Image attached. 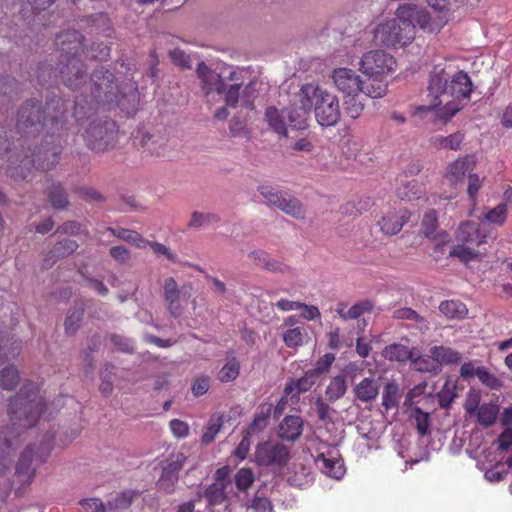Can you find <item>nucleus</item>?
<instances>
[{
	"label": "nucleus",
	"instance_id": "0eeeda50",
	"mask_svg": "<svg viewBox=\"0 0 512 512\" xmlns=\"http://www.w3.org/2000/svg\"><path fill=\"white\" fill-rule=\"evenodd\" d=\"M117 135L116 122L108 118L92 120L82 133L87 147L96 153L113 149L117 142Z\"/></svg>",
	"mask_w": 512,
	"mask_h": 512
},
{
	"label": "nucleus",
	"instance_id": "b1692460",
	"mask_svg": "<svg viewBox=\"0 0 512 512\" xmlns=\"http://www.w3.org/2000/svg\"><path fill=\"white\" fill-rule=\"evenodd\" d=\"M303 431V420L300 416H286L279 424L278 435L283 440L295 441Z\"/></svg>",
	"mask_w": 512,
	"mask_h": 512
},
{
	"label": "nucleus",
	"instance_id": "f03ea898",
	"mask_svg": "<svg viewBox=\"0 0 512 512\" xmlns=\"http://www.w3.org/2000/svg\"><path fill=\"white\" fill-rule=\"evenodd\" d=\"M70 104L69 100L58 95L49 97L45 106L35 98L26 100L17 111L16 129L21 135L17 140L18 145L24 149L26 143L24 138L39 133L48 126V123L51 124L52 130L63 131Z\"/></svg>",
	"mask_w": 512,
	"mask_h": 512
},
{
	"label": "nucleus",
	"instance_id": "dca6fc26",
	"mask_svg": "<svg viewBox=\"0 0 512 512\" xmlns=\"http://www.w3.org/2000/svg\"><path fill=\"white\" fill-rule=\"evenodd\" d=\"M332 79L336 89L346 96H357L363 85L360 76L349 68L334 69Z\"/></svg>",
	"mask_w": 512,
	"mask_h": 512
},
{
	"label": "nucleus",
	"instance_id": "5fc2aeb1",
	"mask_svg": "<svg viewBox=\"0 0 512 512\" xmlns=\"http://www.w3.org/2000/svg\"><path fill=\"white\" fill-rule=\"evenodd\" d=\"M241 83H233V84H225L224 90L222 93L224 94V101L226 106L236 108L239 103H241Z\"/></svg>",
	"mask_w": 512,
	"mask_h": 512
},
{
	"label": "nucleus",
	"instance_id": "37998d69",
	"mask_svg": "<svg viewBox=\"0 0 512 512\" xmlns=\"http://www.w3.org/2000/svg\"><path fill=\"white\" fill-rule=\"evenodd\" d=\"M347 391V383L344 376L337 375L331 379L326 388L325 394L330 402H335L342 398Z\"/></svg>",
	"mask_w": 512,
	"mask_h": 512
},
{
	"label": "nucleus",
	"instance_id": "864d4df0",
	"mask_svg": "<svg viewBox=\"0 0 512 512\" xmlns=\"http://www.w3.org/2000/svg\"><path fill=\"white\" fill-rule=\"evenodd\" d=\"M223 423V416H212L207 424L206 431L202 435V443L205 445L212 443L218 432L221 430Z\"/></svg>",
	"mask_w": 512,
	"mask_h": 512
},
{
	"label": "nucleus",
	"instance_id": "6ab92c4d",
	"mask_svg": "<svg viewBox=\"0 0 512 512\" xmlns=\"http://www.w3.org/2000/svg\"><path fill=\"white\" fill-rule=\"evenodd\" d=\"M380 387L381 378L371 375L354 384L353 394L362 403H371L378 397Z\"/></svg>",
	"mask_w": 512,
	"mask_h": 512
},
{
	"label": "nucleus",
	"instance_id": "052dcab7",
	"mask_svg": "<svg viewBox=\"0 0 512 512\" xmlns=\"http://www.w3.org/2000/svg\"><path fill=\"white\" fill-rule=\"evenodd\" d=\"M248 512H273L271 501L258 493L252 498L249 504H247Z\"/></svg>",
	"mask_w": 512,
	"mask_h": 512
},
{
	"label": "nucleus",
	"instance_id": "6e6d98bb",
	"mask_svg": "<svg viewBox=\"0 0 512 512\" xmlns=\"http://www.w3.org/2000/svg\"><path fill=\"white\" fill-rule=\"evenodd\" d=\"M135 497V492L132 490L122 491L115 498L108 501V509L109 511L127 509L133 501Z\"/></svg>",
	"mask_w": 512,
	"mask_h": 512
},
{
	"label": "nucleus",
	"instance_id": "ea45409f",
	"mask_svg": "<svg viewBox=\"0 0 512 512\" xmlns=\"http://www.w3.org/2000/svg\"><path fill=\"white\" fill-rule=\"evenodd\" d=\"M139 146L147 150L151 155L160 156L165 150L164 139L149 133L142 135Z\"/></svg>",
	"mask_w": 512,
	"mask_h": 512
},
{
	"label": "nucleus",
	"instance_id": "8fccbe9b",
	"mask_svg": "<svg viewBox=\"0 0 512 512\" xmlns=\"http://www.w3.org/2000/svg\"><path fill=\"white\" fill-rule=\"evenodd\" d=\"M464 135L461 132L453 133L449 136H436L433 138V143L436 147L442 149L458 150L463 142Z\"/></svg>",
	"mask_w": 512,
	"mask_h": 512
},
{
	"label": "nucleus",
	"instance_id": "c756f323",
	"mask_svg": "<svg viewBox=\"0 0 512 512\" xmlns=\"http://www.w3.org/2000/svg\"><path fill=\"white\" fill-rule=\"evenodd\" d=\"M82 22V26L94 28L99 34L107 37H111L112 35L113 29L111 27L110 18L106 13L100 12L88 15Z\"/></svg>",
	"mask_w": 512,
	"mask_h": 512
},
{
	"label": "nucleus",
	"instance_id": "bb28decb",
	"mask_svg": "<svg viewBox=\"0 0 512 512\" xmlns=\"http://www.w3.org/2000/svg\"><path fill=\"white\" fill-rule=\"evenodd\" d=\"M316 464L329 477L340 479L344 474L343 463L339 458L327 457L321 453L316 457Z\"/></svg>",
	"mask_w": 512,
	"mask_h": 512
},
{
	"label": "nucleus",
	"instance_id": "bf43d9fd",
	"mask_svg": "<svg viewBox=\"0 0 512 512\" xmlns=\"http://www.w3.org/2000/svg\"><path fill=\"white\" fill-rule=\"evenodd\" d=\"M476 376L480 382L492 390H498L503 383L494 374L490 373L485 367L476 368Z\"/></svg>",
	"mask_w": 512,
	"mask_h": 512
},
{
	"label": "nucleus",
	"instance_id": "c03bdc74",
	"mask_svg": "<svg viewBox=\"0 0 512 512\" xmlns=\"http://www.w3.org/2000/svg\"><path fill=\"white\" fill-rule=\"evenodd\" d=\"M34 457L33 447L27 446L21 453L19 460L16 465V473L23 476H32L35 473V469L31 467Z\"/></svg>",
	"mask_w": 512,
	"mask_h": 512
},
{
	"label": "nucleus",
	"instance_id": "2f4dec72",
	"mask_svg": "<svg viewBox=\"0 0 512 512\" xmlns=\"http://www.w3.org/2000/svg\"><path fill=\"white\" fill-rule=\"evenodd\" d=\"M388 90V83L386 78L382 77H367L363 80V85L360 92L369 96L370 98H381L386 95Z\"/></svg>",
	"mask_w": 512,
	"mask_h": 512
},
{
	"label": "nucleus",
	"instance_id": "f257e3e1",
	"mask_svg": "<svg viewBox=\"0 0 512 512\" xmlns=\"http://www.w3.org/2000/svg\"><path fill=\"white\" fill-rule=\"evenodd\" d=\"M45 409V403L33 383L24 385L9 403L11 427L0 430V485L11 465L15 438L23 430L36 425Z\"/></svg>",
	"mask_w": 512,
	"mask_h": 512
},
{
	"label": "nucleus",
	"instance_id": "de8ad7c7",
	"mask_svg": "<svg viewBox=\"0 0 512 512\" xmlns=\"http://www.w3.org/2000/svg\"><path fill=\"white\" fill-rule=\"evenodd\" d=\"M458 239L463 242H476V245L479 246L482 243L486 242V236H480L478 229L474 224L466 223L462 224L459 228Z\"/></svg>",
	"mask_w": 512,
	"mask_h": 512
},
{
	"label": "nucleus",
	"instance_id": "e433bc0d",
	"mask_svg": "<svg viewBox=\"0 0 512 512\" xmlns=\"http://www.w3.org/2000/svg\"><path fill=\"white\" fill-rule=\"evenodd\" d=\"M226 486L221 482H214L207 486L201 497H204L209 506H215L223 503L226 500Z\"/></svg>",
	"mask_w": 512,
	"mask_h": 512
},
{
	"label": "nucleus",
	"instance_id": "72a5a7b5",
	"mask_svg": "<svg viewBox=\"0 0 512 512\" xmlns=\"http://www.w3.org/2000/svg\"><path fill=\"white\" fill-rule=\"evenodd\" d=\"M401 399V392L398 383L395 380L388 381L382 393V405L386 410L398 407Z\"/></svg>",
	"mask_w": 512,
	"mask_h": 512
},
{
	"label": "nucleus",
	"instance_id": "680f3d73",
	"mask_svg": "<svg viewBox=\"0 0 512 512\" xmlns=\"http://www.w3.org/2000/svg\"><path fill=\"white\" fill-rule=\"evenodd\" d=\"M456 396L455 386L446 382L443 388L437 393L440 408L448 409Z\"/></svg>",
	"mask_w": 512,
	"mask_h": 512
},
{
	"label": "nucleus",
	"instance_id": "69168bd1",
	"mask_svg": "<svg viewBox=\"0 0 512 512\" xmlns=\"http://www.w3.org/2000/svg\"><path fill=\"white\" fill-rule=\"evenodd\" d=\"M110 341L119 351L134 353V342L132 339L119 334H111Z\"/></svg>",
	"mask_w": 512,
	"mask_h": 512
},
{
	"label": "nucleus",
	"instance_id": "a878e982",
	"mask_svg": "<svg viewBox=\"0 0 512 512\" xmlns=\"http://www.w3.org/2000/svg\"><path fill=\"white\" fill-rule=\"evenodd\" d=\"M258 193L265 200V204L269 207L279 209L282 201L288 195L289 190L280 189L277 186L261 184L257 187Z\"/></svg>",
	"mask_w": 512,
	"mask_h": 512
},
{
	"label": "nucleus",
	"instance_id": "39448f33",
	"mask_svg": "<svg viewBox=\"0 0 512 512\" xmlns=\"http://www.w3.org/2000/svg\"><path fill=\"white\" fill-rule=\"evenodd\" d=\"M90 92L98 103L115 102L128 115L134 114L138 105V93L131 87L128 95L121 93L114 74L101 66L96 68L90 76Z\"/></svg>",
	"mask_w": 512,
	"mask_h": 512
},
{
	"label": "nucleus",
	"instance_id": "3c124183",
	"mask_svg": "<svg viewBox=\"0 0 512 512\" xmlns=\"http://www.w3.org/2000/svg\"><path fill=\"white\" fill-rule=\"evenodd\" d=\"M240 373V363L236 358L228 359L218 373V379L222 383L234 381Z\"/></svg>",
	"mask_w": 512,
	"mask_h": 512
},
{
	"label": "nucleus",
	"instance_id": "ddd939ff",
	"mask_svg": "<svg viewBox=\"0 0 512 512\" xmlns=\"http://www.w3.org/2000/svg\"><path fill=\"white\" fill-rule=\"evenodd\" d=\"M186 456L183 453L173 455L168 462L162 466L161 474L156 482V488L164 494H172L179 480V472L184 466Z\"/></svg>",
	"mask_w": 512,
	"mask_h": 512
},
{
	"label": "nucleus",
	"instance_id": "473e14b6",
	"mask_svg": "<svg viewBox=\"0 0 512 512\" xmlns=\"http://www.w3.org/2000/svg\"><path fill=\"white\" fill-rule=\"evenodd\" d=\"M415 349L416 348L410 349L403 344L393 343L385 347L383 355L389 361L411 362Z\"/></svg>",
	"mask_w": 512,
	"mask_h": 512
},
{
	"label": "nucleus",
	"instance_id": "a19ab883",
	"mask_svg": "<svg viewBox=\"0 0 512 512\" xmlns=\"http://www.w3.org/2000/svg\"><path fill=\"white\" fill-rule=\"evenodd\" d=\"M260 82L251 80L243 88H241V105L249 110L255 109V100L259 96Z\"/></svg>",
	"mask_w": 512,
	"mask_h": 512
},
{
	"label": "nucleus",
	"instance_id": "f8f14e48",
	"mask_svg": "<svg viewBox=\"0 0 512 512\" xmlns=\"http://www.w3.org/2000/svg\"><path fill=\"white\" fill-rule=\"evenodd\" d=\"M256 462L264 467H284L290 458L289 449L280 442L266 441L257 445Z\"/></svg>",
	"mask_w": 512,
	"mask_h": 512
},
{
	"label": "nucleus",
	"instance_id": "aec40b11",
	"mask_svg": "<svg viewBox=\"0 0 512 512\" xmlns=\"http://www.w3.org/2000/svg\"><path fill=\"white\" fill-rule=\"evenodd\" d=\"M79 247L76 240L65 238L58 241L43 260V268H51L59 259L72 255Z\"/></svg>",
	"mask_w": 512,
	"mask_h": 512
},
{
	"label": "nucleus",
	"instance_id": "4be33fe9",
	"mask_svg": "<svg viewBox=\"0 0 512 512\" xmlns=\"http://www.w3.org/2000/svg\"><path fill=\"white\" fill-rule=\"evenodd\" d=\"M475 168V160L472 156L457 159L448 166L446 177L452 184L462 182L464 177L471 174Z\"/></svg>",
	"mask_w": 512,
	"mask_h": 512
},
{
	"label": "nucleus",
	"instance_id": "09e8293b",
	"mask_svg": "<svg viewBox=\"0 0 512 512\" xmlns=\"http://www.w3.org/2000/svg\"><path fill=\"white\" fill-rule=\"evenodd\" d=\"M272 405L262 406L256 413L253 422L248 426V434L262 431L268 424L269 417L272 413Z\"/></svg>",
	"mask_w": 512,
	"mask_h": 512
},
{
	"label": "nucleus",
	"instance_id": "4468645a",
	"mask_svg": "<svg viewBox=\"0 0 512 512\" xmlns=\"http://www.w3.org/2000/svg\"><path fill=\"white\" fill-rule=\"evenodd\" d=\"M305 93V84L294 94L289 107L284 108L288 125L295 130H304L307 128V120L311 112L310 107H306L302 96Z\"/></svg>",
	"mask_w": 512,
	"mask_h": 512
},
{
	"label": "nucleus",
	"instance_id": "79ce46f5",
	"mask_svg": "<svg viewBox=\"0 0 512 512\" xmlns=\"http://www.w3.org/2000/svg\"><path fill=\"white\" fill-rule=\"evenodd\" d=\"M440 312L450 319L463 318L468 310L466 306L458 300L443 301L439 305Z\"/></svg>",
	"mask_w": 512,
	"mask_h": 512
},
{
	"label": "nucleus",
	"instance_id": "f3484780",
	"mask_svg": "<svg viewBox=\"0 0 512 512\" xmlns=\"http://www.w3.org/2000/svg\"><path fill=\"white\" fill-rule=\"evenodd\" d=\"M181 290L173 277H168L163 283V298L167 303V310L174 318H179L184 312L180 303Z\"/></svg>",
	"mask_w": 512,
	"mask_h": 512
},
{
	"label": "nucleus",
	"instance_id": "393cba45",
	"mask_svg": "<svg viewBox=\"0 0 512 512\" xmlns=\"http://www.w3.org/2000/svg\"><path fill=\"white\" fill-rule=\"evenodd\" d=\"M286 114L284 109L279 110L275 106H269L265 111V120L269 127L279 136L288 137V129L286 123Z\"/></svg>",
	"mask_w": 512,
	"mask_h": 512
},
{
	"label": "nucleus",
	"instance_id": "13d9d810",
	"mask_svg": "<svg viewBox=\"0 0 512 512\" xmlns=\"http://www.w3.org/2000/svg\"><path fill=\"white\" fill-rule=\"evenodd\" d=\"M19 374L15 367L8 366L0 373V385L3 389L12 390L18 384Z\"/></svg>",
	"mask_w": 512,
	"mask_h": 512
},
{
	"label": "nucleus",
	"instance_id": "5701e85b",
	"mask_svg": "<svg viewBox=\"0 0 512 512\" xmlns=\"http://www.w3.org/2000/svg\"><path fill=\"white\" fill-rule=\"evenodd\" d=\"M48 203L55 210H66L70 206L68 193L60 182H52L45 190Z\"/></svg>",
	"mask_w": 512,
	"mask_h": 512
},
{
	"label": "nucleus",
	"instance_id": "0e129e2a",
	"mask_svg": "<svg viewBox=\"0 0 512 512\" xmlns=\"http://www.w3.org/2000/svg\"><path fill=\"white\" fill-rule=\"evenodd\" d=\"M450 257H456L463 263H468L478 257V253L463 245H454L449 252Z\"/></svg>",
	"mask_w": 512,
	"mask_h": 512
},
{
	"label": "nucleus",
	"instance_id": "e2e57ef3",
	"mask_svg": "<svg viewBox=\"0 0 512 512\" xmlns=\"http://www.w3.org/2000/svg\"><path fill=\"white\" fill-rule=\"evenodd\" d=\"M254 473L249 468H241L235 474L234 480L239 490H247L254 482Z\"/></svg>",
	"mask_w": 512,
	"mask_h": 512
},
{
	"label": "nucleus",
	"instance_id": "9d476101",
	"mask_svg": "<svg viewBox=\"0 0 512 512\" xmlns=\"http://www.w3.org/2000/svg\"><path fill=\"white\" fill-rule=\"evenodd\" d=\"M360 70L366 77L386 78L396 68L393 56L382 51L373 50L365 53L360 60Z\"/></svg>",
	"mask_w": 512,
	"mask_h": 512
},
{
	"label": "nucleus",
	"instance_id": "4d7b16f0",
	"mask_svg": "<svg viewBox=\"0 0 512 512\" xmlns=\"http://www.w3.org/2000/svg\"><path fill=\"white\" fill-rule=\"evenodd\" d=\"M305 330L301 327L290 328L283 334V341L289 348H296L304 343Z\"/></svg>",
	"mask_w": 512,
	"mask_h": 512
},
{
	"label": "nucleus",
	"instance_id": "c85d7f7f",
	"mask_svg": "<svg viewBox=\"0 0 512 512\" xmlns=\"http://www.w3.org/2000/svg\"><path fill=\"white\" fill-rule=\"evenodd\" d=\"M410 363L411 367L418 372L431 373L434 375L441 372L440 365L434 360L431 353L425 355L415 350Z\"/></svg>",
	"mask_w": 512,
	"mask_h": 512
},
{
	"label": "nucleus",
	"instance_id": "338daca9",
	"mask_svg": "<svg viewBox=\"0 0 512 512\" xmlns=\"http://www.w3.org/2000/svg\"><path fill=\"white\" fill-rule=\"evenodd\" d=\"M169 57H170L171 61L173 62V64L180 67L181 69H191L192 68L190 56L187 55L181 49L176 48V49L170 51Z\"/></svg>",
	"mask_w": 512,
	"mask_h": 512
},
{
	"label": "nucleus",
	"instance_id": "4c0bfd02",
	"mask_svg": "<svg viewBox=\"0 0 512 512\" xmlns=\"http://www.w3.org/2000/svg\"><path fill=\"white\" fill-rule=\"evenodd\" d=\"M221 221V218L216 213H204L199 211H194L191 214L190 220L187 223V227L190 229H200L202 227L217 224Z\"/></svg>",
	"mask_w": 512,
	"mask_h": 512
},
{
	"label": "nucleus",
	"instance_id": "1a4fd4ad",
	"mask_svg": "<svg viewBox=\"0 0 512 512\" xmlns=\"http://www.w3.org/2000/svg\"><path fill=\"white\" fill-rule=\"evenodd\" d=\"M396 14L409 21L411 25H418L422 30L427 32H438L448 22L447 14L432 19L430 14L421 7L414 4H402L397 8Z\"/></svg>",
	"mask_w": 512,
	"mask_h": 512
},
{
	"label": "nucleus",
	"instance_id": "412c9836",
	"mask_svg": "<svg viewBox=\"0 0 512 512\" xmlns=\"http://www.w3.org/2000/svg\"><path fill=\"white\" fill-rule=\"evenodd\" d=\"M410 216L411 213L407 209L399 210V212H389L378 221V224L381 231L386 235H395L402 229Z\"/></svg>",
	"mask_w": 512,
	"mask_h": 512
},
{
	"label": "nucleus",
	"instance_id": "49530a36",
	"mask_svg": "<svg viewBox=\"0 0 512 512\" xmlns=\"http://www.w3.org/2000/svg\"><path fill=\"white\" fill-rule=\"evenodd\" d=\"M21 91L20 83L14 78L6 76L0 79V96L7 98L8 102L16 99Z\"/></svg>",
	"mask_w": 512,
	"mask_h": 512
},
{
	"label": "nucleus",
	"instance_id": "58836bf2",
	"mask_svg": "<svg viewBox=\"0 0 512 512\" xmlns=\"http://www.w3.org/2000/svg\"><path fill=\"white\" fill-rule=\"evenodd\" d=\"M109 233H111L113 236L117 237L118 239L125 241L130 244H134L138 248H144L143 243L144 239L141 236L140 233L137 231L122 228V227H107L106 229Z\"/></svg>",
	"mask_w": 512,
	"mask_h": 512
},
{
	"label": "nucleus",
	"instance_id": "f704fd0d",
	"mask_svg": "<svg viewBox=\"0 0 512 512\" xmlns=\"http://www.w3.org/2000/svg\"><path fill=\"white\" fill-rule=\"evenodd\" d=\"M84 316V306L83 304H78L69 309L67 312L64 326L65 332L68 335H74L81 326L82 320Z\"/></svg>",
	"mask_w": 512,
	"mask_h": 512
},
{
	"label": "nucleus",
	"instance_id": "9b49d317",
	"mask_svg": "<svg viewBox=\"0 0 512 512\" xmlns=\"http://www.w3.org/2000/svg\"><path fill=\"white\" fill-rule=\"evenodd\" d=\"M59 72L63 84L72 91H80L88 83L87 67L80 58L59 59Z\"/></svg>",
	"mask_w": 512,
	"mask_h": 512
},
{
	"label": "nucleus",
	"instance_id": "7ed1b4c3",
	"mask_svg": "<svg viewBox=\"0 0 512 512\" xmlns=\"http://www.w3.org/2000/svg\"><path fill=\"white\" fill-rule=\"evenodd\" d=\"M6 137L0 136V155L6 152H12L9 156V167L15 170L18 177L26 179L31 167L37 170L49 171L53 169L59 161L62 152V131L52 130L51 134H47L41 140L40 145L33 150L28 147L27 152L18 153L17 145L13 142V148Z\"/></svg>",
	"mask_w": 512,
	"mask_h": 512
},
{
	"label": "nucleus",
	"instance_id": "c9c22d12",
	"mask_svg": "<svg viewBox=\"0 0 512 512\" xmlns=\"http://www.w3.org/2000/svg\"><path fill=\"white\" fill-rule=\"evenodd\" d=\"M392 317L399 320H409L417 324V328L424 332L429 329L428 321L420 316L415 310L409 307L399 308L393 311Z\"/></svg>",
	"mask_w": 512,
	"mask_h": 512
},
{
	"label": "nucleus",
	"instance_id": "774afa93",
	"mask_svg": "<svg viewBox=\"0 0 512 512\" xmlns=\"http://www.w3.org/2000/svg\"><path fill=\"white\" fill-rule=\"evenodd\" d=\"M85 512H108V503L104 504L99 498H88L80 501Z\"/></svg>",
	"mask_w": 512,
	"mask_h": 512
},
{
	"label": "nucleus",
	"instance_id": "7c9ffc66",
	"mask_svg": "<svg viewBox=\"0 0 512 512\" xmlns=\"http://www.w3.org/2000/svg\"><path fill=\"white\" fill-rule=\"evenodd\" d=\"M278 210L297 220H303L306 217V208L304 204L290 191L285 197V200L282 201Z\"/></svg>",
	"mask_w": 512,
	"mask_h": 512
},
{
	"label": "nucleus",
	"instance_id": "a18cd8bd",
	"mask_svg": "<svg viewBox=\"0 0 512 512\" xmlns=\"http://www.w3.org/2000/svg\"><path fill=\"white\" fill-rule=\"evenodd\" d=\"M499 413V406L493 403L482 404L478 408L477 417L478 422L484 426L489 427L494 424Z\"/></svg>",
	"mask_w": 512,
	"mask_h": 512
},
{
	"label": "nucleus",
	"instance_id": "20e7f679",
	"mask_svg": "<svg viewBox=\"0 0 512 512\" xmlns=\"http://www.w3.org/2000/svg\"><path fill=\"white\" fill-rule=\"evenodd\" d=\"M472 88V81L464 71L452 74L446 66L442 64L435 65L430 72L428 81L430 106L437 107L440 105L442 95L451 96L457 101L469 100Z\"/></svg>",
	"mask_w": 512,
	"mask_h": 512
},
{
	"label": "nucleus",
	"instance_id": "a211bd4d",
	"mask_svg": "<svg viewBox=\"0 0 512 512\" xmlns=\"http://www.w3.org/2000/svg\"><path fill=\"white\" fill-rule=\"evenodd\" d=\"M196 73L205 95H209L212 92L222 94L224 81L218 73L210 69L204 62L198 64Z\"/></svg>",
	"mask_w": 512,
	"mask_h": 512
},
{
	"label": "nucleus",
	"instance_id": "423d86ee",
	"mask_svg": "<svg viewBox=\"0 0 512 512\" xmlns=\"http://www.w3.org/2000/svg\"><path fill=\"white\" fill-rule=\"evenodd\" d=\"M306 107L314 111L317 122L324 127L336 125L341 117L338 98L315 83L305 84L302 96Z\"/></svg>",
	"mask_w": 512,
	"mask_h": 512
},
{
	"label": "nucleus",
	"instance_id": "603ef678",
	"mask_svg": "<svg viewBox=\"0 0 512 512\" xmlns=\"http://www.w3.org/2000/svg\"><path fill=\"white\" fill-rule=\"evenodd\" d=\"M423 194V186L416 180L409 181L398 189V196L403 200L419 199Z\"/></svg>",
	"mask_w": 512,
	"mask_h": 512
},
{
	"label": "nucleus",
	"instance_id": "cd10ccee",
	"mask_svg": "<svg viewBox=\"0 0 512 512\" xmlns=\"http://www.w3.org/2000/svg\"><path fill=\"white\" fill-rule=\"evenodd\" d=\"M429 353L432 354L434 360L440 365L442 369L443 365L458 364L461 361V353L444 345L433 346L429 349Z\"/></svg>",
	"mask_w": 512,
	"mask_h": 512
},
{
	"label": "nucleus",
	"instance_id": "6e6552de",
	"mask_svg": "<svg viewBox=\"0 0 512 512\" xmlns=\"http://www.w3.org/2000/svg\"><path fill=\"white\" fill-rule=\"evenodd\" d=\"M415 38L414 26L396 14V18L379 24L374 30L373 41L376 45H406Z\"/></svg>",
	"mask_w": 512,
	"mask_h": 512
},
{
	"label": "nucleus",
	"instance_id": "2eb2a0df",
	"mask_svg": "<svg viewBox=\"0 0 512 512\" xmlns=\"http://www.w3.org/2000/svg\"><path fill=\"white\" fill-rule=\"evenodd\" d=\"M84 36L77 30L65 31L57 35L56 45L62 58H80L85 51Z\"/></svg>",
	"mask_w": 512,
	"mask_h": 512
}]
</instances>
